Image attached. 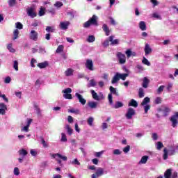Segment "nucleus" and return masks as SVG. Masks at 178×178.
<instances>
[{"label":"nucleus","mask_w":178,"mask_h":178,"mask_svg":"<svg viewBox=\"0 0 178 178\" xmlns=\"http://www.w3.org/2000/svg\"><path fill=\"white\" fill-rule=\"evenodd\" d=\"M40 140H41V143H42L44 148H48V143H47V142H45V140L44 139V138L41 137Z\"/></svg>","instance_id":"nucleus-47"},{"label":"nucleus","mask_w":178,"mask_h":178,"mask_svg":"<svg viewBox=\"0 0 178 178\" xmlns=\"http://www.w3.org/2000/svg\"><path fill=\"white\" fill-rule=\"evenodd\" d=\"M102 29H103V31L106 33V35L107 36L109 35L111 33V30H109V27H108V25H106V24H103Z\"/></svg>","instance_id":"nucleus-26"},{"label":"nucleus","mask_w":178,"mask_h":178,"mask_svg":"<svg viewBox=\"0 0 178 178\" xmlns=\"http://www.w3.org/2000/svg\"><path fill=\"white\" fill-rule=\"evenodd\" d=\"M117 58L120 65H124V63H126V55L122 54L121 52H118Z\"/></svg>","instance_id":"nucleus-7"},{"label":"nucleus","mask_w":178,"mask_h":178,"mask_svg":"<svg viewBox=\"0 0 178 178\" xmlns=\"http://www.w3.org/2000/svg\"><path fill=\"white\" fill-rule=\"evenodd\" d=\"M13 40H17L18 37H19V30L18 29H15L13 32Z\"/></svg>","instance_id":"nucleus-46"},{"label":"nucleus","mask_w":178,"mask_h":178,"mask_svg":"<svg viewBox=\"0 0 178 178\" xmlns=\"http://www.w3.org/2000/svg\"><path fill=\"white\" fill-rule=\"evenodd\" d=\"M134 115H136V110L133 108H129L125 114V117L127 119L130 120V119H133V116H134Z\"/></svg>","instance_id":"nucleus-6"},{"label":"nucleus","mask_w":178,"mask_h":178,"mask_svg":"<svg viewBox=\"0 0 178 178\" xmlns=\"http://www.w3.org/2000/svg\"><path fill=\"white\" fill-rule=\"evenodd\" d=\"M87 42H94L95 41V36L90 35L86 39Z\"/></svg>","instance_id":"nucleus-40"},{"label":"nucleus","mask_w":178,"mask_h":178,"mask_svg":"<svg viewBox=\"0 0 178 178\" xmlns=\"http://www.w3.org/2000/svg\"><path fill=\"white\" fill-rule=\"evenodd\" d=\"M70 26V22L65 21L60 22V28L61 30H67V27Z\"/></svg>","instance_id":"nucleus-15"},{"label":"nucleus","mask_w":178,"mask_h":178,"mask_svg":"<svg viewBox=\"0 0 178 178\" xmlns=\"http://www.w3.org/2000/svg\"><path fill=\"white\" fill-rule=\"evenodd\" d=\"M70 113H74L75 115H80V110L79 108H71L68 110Z\"/></svg>","instance_id":"nucleus-31"},{"label":"nucleus","mask_w":178,"mask_h":178,"mask_svg":"<svg viewBox=\"0 0 178 178\" xmlns=\"http://www.w3.org/2000/svg\"><path fill=\"white\" fill-rule=\"evenodd\" d=\"M13 174L15 175V176H19L20 175V171L19 170V168L15 167L14 168Z\"/></svg>","instance_id":"nucleus-52"},{"label":"nucleus","mask_w":178,"mask_h":178,"mask_svg":"<svg viewBox=\"0 0 178 178\" xmlns=\"http://www.w3.org/2000/svg\"><path fill=\"white\" fill-rule=\"evenodd\" d=\"M61 141H63V143H66V141H67V138H66V134H65V133H61Z\"/></svg>","instance_id":"nucleus-51"},{"label":"nucleus","mask_w":178,"mask_h":178,"mask_svg":"<svg viewBox=\"0 0 178 178\" xmlns=\"http://www.w3.org/2000/svg\"><path fill=\"white\" fill-rule=\"evenodd\" d=\"M13 68L15 69V70H16V72L19 71V63L17 62V60L14 61Z\"/></svg>","instance_id":"nucleus-48"},{"label":"nucleus","mask_w":178,"mask_h":178,"mask_svg":"<svg viewBox=\"0 0 178 178\" xmlns=\"http://www.w3.org/2000/svg\"><path fill=\"white\" fill-rule=\"evenodd\" d=\"M124 106V104L122 102H115V104L113 106V108L114 109H119V108H123Z\"/></svg>","instance_id":"nucleus-20"},{"label":"nucleus","mask_w":178,"mask_h":178,"mask_svg":"<svg viewBox=\"0 0 178 178\" xmlns=\"http://www.w3.org/2000/svg\"><path fill=\"white\" fill-rule=\"evenodd\" d=\"M119 80H120V78L119 77V72H116V74L114 75L111 80V83L116 84V83H118Z\"/></svg>","instance_id":"nucleus-19"},{"label":"nucleus","mask_w":178,"mask_h":178,"mask_svg":"<svg viewBox=\"0 0 178 178\" xmlns=\"http://www.w3.org/2000/svg\"><path fill=\"white\" fill-rule=\"evenodd\" d=\"M148 84H149V79L147 77L143 78L142 86L143 88H148Z\"/></svg>","instance_id":"nucleus-21"},{"label":"nucleus","mask_w":178,"mask_h":178,"mask_svg":"<svg viewBox=\"0 0 178 178\" xmlns=\"http://www.w3.org/2000/svg\"><path fill=\"white\" fill-rule=\"evenodd\" d=\"M33 108L36 111L37 115L38 116H41V109L40 108V107H38V105H37V104L35 103L33 104Z\"/></svg>","instance_id":"nucleus-34"},{"label":"nucleus","mask_w":178,"mask_h":178,"mask_svg":"<svg viewBox=\"0 0 178 178\" xmlns=\"http://www.w3.org/2000/svg\"><path fill=\"white\" fill-rule=\"evenodd\" d=\"M65 129L69 136H72V134H73V129H72L69 124L65 125Z\"/></svg>","instance_id":"nucleus-36"},{"label":"nucleus","mask_w":178,"mask_h":178,"mask_svg":"<svg viewBox=\"0 0 178 178\" xmlns=\"http://www.w3.org/2000/svg\"><path fill=\"white\" fill-rule=\"evenodd\" d=\"M75 97H76L77 99H79L80 104L81 105H86V103L87 102V100H86L84 98H83V96L80 95L79 92L75 93Z\"/></svg>","instance_id":"nucleus-16"},{"label":"nucleus","mask_w":178,"mask_h":178,"mask_svg":"<svg viewBox=\"0 0 178 178\" xmlns=\"http://www.w3.org/2000/svg\"><path fill=\"white\" fill-rule=\"evenodd\" d=\"M90 92L93 99H95V101H101V99H104V95L102 93H100V96H99L94 90H91Z\"/></svg>","instance_id":"nucleus-8"},{"label":"nucleus","mask_w":178,"mask_h":178,"mask_svg":"<svg viewBox=\"0 0 178 178\" xmlns=\"http://www.w3.org/2000/svg\"><path fill=\"white\" fill-rule=\"evenodd\" d=\"M144 95H145L144 89L143 88H140L138 90L139 98H143Z\"/></svg>","instance_id":"nucleus-43"},{"label":"nucleus","mask_w":178,"mask_h":178,"mask_svg":"<svg viewBox=\"0 0 178 178\" xmlns=\"http://www.w3.org/2000/svg\"><path fill=\"white\" fill-rule=\"evenodd\" d=\"M8 3L9 6L13 7L15 5H16V0H8Z\"/></svg>","instance_id":"nucleus-49"},{"label":"nucleus","mask_w":178,"mask_h":178,"mask_svg":"<svg viewBox=\"0 0 178 178\" xmlns=\"http://www.w3.org/2000/svg\"><path fill=\"white\" fill-rule=\"evenodd\" d=\"M152 17L158 19L159 20H162V17H161V15L156 13L152 14Z\"/></svg>","instance_id":"nucleus-53"},{"label":"nucleus","mask_w":178,"mask_h":178,"mask_svg":"<svg viewBox=\"0 0 178 178\" xmlns=\"http://www.w3.org/2000/svg\"><path fill=\"white\" fill-rule=\"evenodd\" d=\"M165 88V86H160L159 88L157 89L158 94H161Z\"/></svg>","instance_id":"nucleus-57"},{"label":"nucleus","mask_w":178,"mask_h":178,"mask_svg":"<svg viewBox=\"0 0 178 178\" xmlns=\"http://www.w3.org/2000/svg\"><path fill=\"white\" fill-rule=\"evenodd\" d=\"M7 49H8V51H10V52H12L13 54L15 52V49H13V47H12V44H8L7 46Z\"/></svg>","instance_id":"nucleus-58"},{"label":"nucleus","mask_w":178,"mask_h":178,"mask_svg":"<svg viewBox=\"0 0 178 178\" xmlns=\"http://www.w3.org/2000/svg\"><path fill=\"white\" fill-rule=\"evenodd\" d=\"M118 76L120 77V80H126L127 77H129V74H121L118 72Z\"/></svg>","instance_id":"nucleus-38"},{"label":"nucleus","mask_w":178,"mask_h":178,"mask_svg":"<svg viewBox=\"0 0 178 178\" xmlns=\"http://www.w3.org/2000/svg\"><path fill=\"white\" fill-rule=\"evenodd\" d=\"M130 151V145H127V147L123 148V152L124 154H127Z\"/></svg>","instance_id":"nucleus-61"},{"label":"nucleus","mask_w":178,"mask_h":178,"mask_svg":"<svg viewBox=\"0 0 178 178\" xmlns=\"http://www.w3.org/2000/svg\"><path fill=\"white\" fill-rule=\"evenodd\" d=\"M48 66V63L47 61H44L43 63H40L38 64V67L40 69H45Z\"/></svg>","instance_id":"nucleus-30"},{"label":"nucleus","mask_w":178,"mask_h":178,"mask_svg":"<svg viewBox=\"0 0 178 178\" xmlns=\"http://www.w3.org/2000/svg\"><path fill=\"white\" fill-rule=\"evenodd\" d=\"M110 92L111 93L108 95V99L110 105H113V99L112 94H114L115 95L118 97L119 92L116 91V88H113V86H110Z\"/></svg>","instance_id":"nucleus-3"},{"label":"nucleus","mask_w":178,"mask_h":178,"mask_svg":"<svg viewBox=\"0 0 178 178\" xmlns=\"http://www.w3.org/2000/svg\"><path fill=\"white\" fill-rule=\"evenodd\" d=\"M139 28L142 31H145V30H147V25H145V22L144 21H142L139 23Z\"/></svg>","instance_id":"nucleus-32"},{"label":"nucleus","mask_w":178,"mask_h":178,"mask_svg":"<svg viewBox=\"0 0 178 178\" xmlns=\"http://www.w3.org/2000/svg\"><path fill=\"white\" fill-rule=\"evenodd\" d=\"M70 163H72V165H80V161H79V160L77 159H74V161H70Z\"/></svg>","instance_id":"nucleus-56"},{"label":"nucleus","mask_w":178,"mask_h":178,"mask_svg":"<svg viewBox=\"0 0 178 178\" xmlns=\"http://www.w3.org/2000/svg\"><path fill=\"white\" fill-rule=\"evenodd\" d=\"M89 108L91 109H95L98 106V102H89L88 103Z\"/></svg>","instance_id":"nucleus-22"},{"label":"nucleus","mask_w":178,"mask_h":178,"mask_svg":"<svg viewBox=\"0 0 178 178\" xmlns=\"http://www.w3.org/2000/svg\"><path fill=\"white\" fill-rule=\"evenodd\" d=\"M131 50H130V49H128V50H127L126 51H125V54H126V55H127V58H130V56H131Z\"/></svg>","instance_id":"nucleus-64"},{"label":"nucleus","mask_w":178,"mask_h":178,"mask_svg":"<svg viewBox=\"0 0 178 178\" xmlns=\"http://www.w3.org/2000/svg\"><path fill=\"white\" fill-rule=\"evenodd\" d=\"M105 173H108V172L105 171L104 168H98L96 170V172L94 173L97 177H101V176H103V175H105Z\"/></svg>","instance_id":"nucleus-11"},{"label":"nucleus","mask_w":178,"mask_h":178,"mask_svg":"<svg viewBox=\"0 0 178 178\" xmlns=\"http://www.w3.org/2000/svg\"><path fill=\"white\" fill-rule=\"evenodd\" d=\"M172 170L168 169L164 173L165 178H171L172 177Z\"/></svg>","instance_id":"nucleus-33"},{"label":"nucleus","mask_w":178,"mask_h":178,"mask_svg":"<svg viewBox=\"0 0 178 178\" xmlns=\"http://www.w3.org/2000/svg\"><path fill=\"white\" fill-rule=\"evenodd\" d=\"M74 73V70H73L72 68H67L65 71L64 74L66 76V77H70L73 76Z\"/></svg>","instance_id":"nucleus-17"},{"label":"nucleus","mask_w":178,"mask_h":178,"mask_svg":"<svg viewBox=\"0 0 178 178\" xmlns=\"http://www.w3.org/2000/svg\"><path fill=\"white\" fill-rule=\"evenodd\" d=\"M159 111L163 112L164 117L168 116L169 113H170V108L168 106H164L162 108H159Z\"/></svg>","instance_id":"nucleus-14"},{"label":"nucleus","mask_w":178,"mask_h":178,"mask_svg":"<svg viewBox=\"0 0 178 178\" xmlns=\"http://www.w3.org/2000/svg\"><path fill=\"white\" fill-rule=\"evenodd\" d=\"M16 28L19 30H22L23 29V24L20 22L15 23Z\"/></svg>","instance_id":"nucleus-55"},{"label":"nucleus","mask_w":178,"mask_h":178,"mask_svg":"<svg viewBox=\"0 0 178 178\" xmlns=\"http://www.w3.org/2000/svg\"><path fill=\"white\" fill-rule=\"evenodd\" d=\"M102 29H103V31L106 33V35L107 36L109 35L111 33V30H109V27H108V25H106V24H103Z\"/></svg>","instance_id":"nucleus-24"},{"label":"nucleus","mask_w":178,"mask_h":178,"mask_svg":"<svg viewBox=\"0 0 178 178\" xmlns=\"http://www.w3.org/2000/svg\"><path fill=\"white\" fill-rule=\"evenodd\" d=\"M170 120L172 122V127H177V124H178V121L176 118H175V117L171 116L170 118Z\"/></svg>","instance_id":"nucleus-23"},{"label":"nucleus","mask_w":178,"mask_h":178,"mask_svg":"<svg viewBox=\"0 0 178 178\" xmlns=\"http://www.w3.org/2000/svg\"><path fill=\"white\" fill-rule=\"evenodd\" d=\"M56 54H60V52H63V46L59 45L56 51Z\"/></svg>","instance_id":"nucleus-50"},{"label":"nucleus","mask_w":178,"mask_h":178,"mask_svg":"<svg viewBox=\"0 0 178 178\" xmlns=\"http://www.w3.org/2000/svg\"><path fill=\"white\" fill-rule=\"evenodd\" d=\"M102 29H103V31L106 33V35L107 36L109 35L111 33V30H109V27H108V25H106V24H103Z\"/></svg>","instance_id":"nucleus-25"},{"label":"nucleus","mask_w":178,"mask_h":178,"mask_svg":"<svg viewBox=\"0 0 178 178\" xmlns=\"http://www.w3.org/2000/svg\"><path fill=\"white\" fill-rule=\"evenodd\" d=\"M168 151L167 148H164L163 149V159H164V161H166V159H168Z\"/></svg>","instance_id":"nucleus-37"},{"label":"nucleus","mask_w":178,"mask_h":178,"mask_svg":"<svg viewBox=\"0 0 178 178\" xmlns=\"http://www.w3.org/2000/svg\"><path fill=\"white\" fill-rule=\"evenodd\" d=\"M128 106H134V108H137V106H138V103H137V101L132 99L129 102Z\"/></svg>","instance_id":"nucleus-27"},{"label":"nucleus","mask_w":178,"mask_h":178,"mask_svg":"<svg viewBox=\"0 0 178 178\" xmlns=\"http://www.w3.org/2000/svg\"><path fill=\"white\" fill-rule=\"evenodd\" d=\"M92 123H94V118L90 117L88 119V124H89L90 126H92Z\"/></svg>","instance_id":"nucleus-54"},{"label":"nucleus","mask_w":178,"mask_h":178,"mask_svg":"<svg viewBox=\"0 0 178 178\" xmlns=\"http://www.w3.org/2000/svg\"><path fill=\"white\" fill-rule=\"evenodd\" d=\"M148 156H143L140 161H139V164L140 165H145V163H147V161H148Z\"/></svg>","instance_id":"nucleus-28"},{"label":"nucleus","mask_w":178,"mask_h":178,"mask_svg":"<svg viewBox=\"0 0 178 178\" xmlns=\"http://www.w3.org/2000/svg\"><path fill=\"white\" fill-rule=\"evenodd\" d=\"M62 92L63 93V98L65 99H73V96H72V88H68L64 89Z\"/></svg>","instance_id":"nucleus-4"},{"label":"nucleus","mask_w":178,"mask_h":178,"mask_svg":"<svg viewBox=\"0 0 178 178\" xmlns=\"http://www.w3.org/2000/svg\"><path fill=\"white\" fill-rule=\"evenodd\" d=\"M0 109H4V111H8V106L4 103H0Z\"/></svg>","instance_id":"nucleus-60"},{"label":"nucleus","mask_w":178,"mask_h":178,"mask_svg":"<svg viewBox=\"0 0 178 178\" xmlns=\"http://www.w3.org/2000/svg\"><path fill=\"white\" fill-rule=\"evenodd\" d=\"M156 148L159 151H161V149H162V148H163V143H162V142H157L156 144Z\"/></svg>","instance_id":"nucleus-41"},{"label":"nucleus","mask_w":178,"mask_h":178,"mask_svg":"<svg viewBox=\"0 0 178 178\" xmlns=\"http://www.w3.org/2000/svg\"><path fill=\"white\" fill-rule=\"evenodd\" d=\"M149 102H151V99L148 97H145L141 102V106H144L145 113H148V111L151 109V106L148 104Z\"/></svg>","instance_id":"nucleus-2"},{"label":"nucleus","mask_w":178,"mask_h":178,"mask_svg":"<svg viewBox=\"0 0 178 178\" xmlns=\"http://www.w3.org/2000/svg\"><path fill=\"white\" fill-rule=\"evenodd\" d=\"M18 152L19 154V156H22V158H24V156H27V150L24 149H19Z\"/></svg>","instance_id":"nucleus-29"},{"label":"nucleus","mask_w":178,"mask_h":178,"mask_svg":"<svg viewBox=\"0 0 178 178\" xmlns=\"http://www.w3.org/2000/svg\"><path fill=\"white\" fill-rule=\"evenodd\" d=\"M152 52V49L149 47V44L147 43L145 46V55H149Z\"/></svg>","instance_id":"nucleus-18"},{"label":"nucleus","mask_w":178,"mask_h":178,"mask_svg":"<svg viewBox=\"0 0 178 178\" xmlns=\"http://www.w3.org/2000/svg\"><path fill=\"white\" fill-rule=\"evenodd\" d=\"M97 86V81H95V79H90L89 81V84H88L87 87L90 88V87H95Z\"/></svg>","instance_id":"nucleus-35"},{"label":"nucleus","mask_w":178,"mask_h":178,"mask_svg":"<svg viewBox=\"0 0 178 178\" xmlns=\"http://www.w3.org/2000/svg\"><path fill=\"white\" fill-rule=\"evenodd\" d=\"M29 39L32 41H38V32L35 30H31L29 33Z\"/></svg>","instance_id":"nucleus-9"},{"label":"nucleus","mask_w":178,"mask_h":178,"mask_svg":"<svg viewBox=\"0 0 178 178\" xmlns=\"http://www.w3.org/2000/svg\"><path fill=\"white\" fill-rule=\"evenodd\" d=\"M26 14L31 19H34L37 16V13H35V9L34 7H29L26 9Z\"/></svg>","instance_id":"nucleus-5"},{"label":"nucleus","mask_w":178,"mask_h":178,"mask_svg":"<svg viewBox=\"0 0 178 178\" xmlns=\"http://www.w3.org/2000/svg\"><path fill=\"white\" fill-rule=\"evenodd\" d=\"M97 20H98V17H97V15H92L88 22L84 23L83 27L88 29L91 24H93V26H98V22Z\"/></svg>","instance_id":"nucleus-1"},{"label":"nucleus","mask_w":178,"mask_h":178,"mask_svg":"<svg viewBox=\"0 0 178 178\" xmlns=\"http://www.w3.org/2000/svg\"><path fill=\"white\" fill-rule=\"evenodd\" d=\"M113 155H120L122 154V152L119 149H114L113 151Z\"/></svg>","instance_id":"nucleus-59"},{"label":"nucleus","mask_w":178,"mask_h":178,"mask_svg":"<svg viewBox=\"0 0 178 178\" xmlns=\"http://www.w3.org/2000/svg\"><path fill=\"white\" fill-rule=\"evenodd\" d=\"M51 157H53L54 159H58V158H59L60 159H62L63 161H67V157L66 156H62V154H60L59 153L52 154Z\"/></svg>","instance_id":"nucleus-13"},{"label":"nucleus","mask_w":178,"mask_h":178,"mask_svg":"<svg viewBox=\"0 0 178 178\" xmlns=\"http://www.w3.org/2000/svg\"><path fill=\"white\" fill-rule=\"evenodd\" d=\"M114 38L115 36L113 35L109 37V42H111V45H119L120 43V40Z\"/></svg>","instance_id":"nucleus-12"},{"label":"nucleus","mask_w":178,"mask_h":178,"mask_svg":"<svg viewBox=\"0 0 178 178\" xmlns=\"http://www.w3.org/2000/svg\"><path fill=\"white\" fill-rule=\"evenodd\" d=\"M136 69H138V73H141L142 72H144L145 69H144V67L141 65H137Z\"/></svg>","instance_id":"nucleus-44"},{"label":"nucleus","mask_w":178,"mask_h":178,"mask_svg":"<svg viewBox=\"0 0 178 178\" xmlns=\"http://www.w3.org/2000/svg\"><path fill=\"white\" fill-rule=\"evenodd\" d=\"M142 63H143V65H146V66H151V63L145 57H143Z\"/></svg>","instance_id":"nucleus-42"},{"label":"nucleus","mask_w":178,"mask_h":178,"mask_svg":"<svg viewBox=\"0 0 178 178\" xmlns=\"http://www.w3.org/2000/svg\"><path fill=\"white\" fill-rule=\"evenodd\" d=\"M102 154H104V151L95 152V156H96V158H100V156L102 155Z\"/></svg>","instance_id":"nucleus-63"},{"label":"nucleus","mask_w":178,"mask_h":178,"mask_svg":"<svg viewBox=\"0 0 178 178\" xmlns=\"http://www.w3.org/2000/svg\"><path fill=\"white\" fill-rule=\"evenodd\" d=\"M54 6H55V8H57V9H59L60 8H62V6H63V3H62L60 1H56L54 3Z\"/></svg>","instance_id":"nucleus-45"},{"label":"nucleus","mask_w":178,"mask_h":178,"mask_svg":"<svg viewBox=\"0 0 178 178\" xmlns=\"http://www.w3.org/2000/svg\"><path fill=\"white\" fill-rule=\"evenodd\" d=\"M85 66L88 70H90L91 72L94 71V63H92V60L87 59Z\"/></svg>","instance_id":"nucleus-10"},{"label":"nucleus","mask_w":178,"mask_h":178,"mask_svg":"<svg viewBox=\"0 0 178 178\" xmlns=\"http://www.w3.org/2000/svg\"><path fill=\"white\" fill-rule=\"evenodd\" d=\"M47 33H55V27L47 26L46 27Z\"/></svg>","instance_id":"nucleus-39"},{"label":"nucleus","mask_w":178,"mask_h":178,"mask_svg":"<svg viewBox=\"0 0 178 178\" xmlns=\"http://www.w3.org/2000/svg\"><path fill=\"white\" fill-rule=\"evenodd\" d=\"M29 126L26 125L21 129V131H24L25 133H29Z\"/></svg>","instance_id":"nucleus-62"}]
</instances>
